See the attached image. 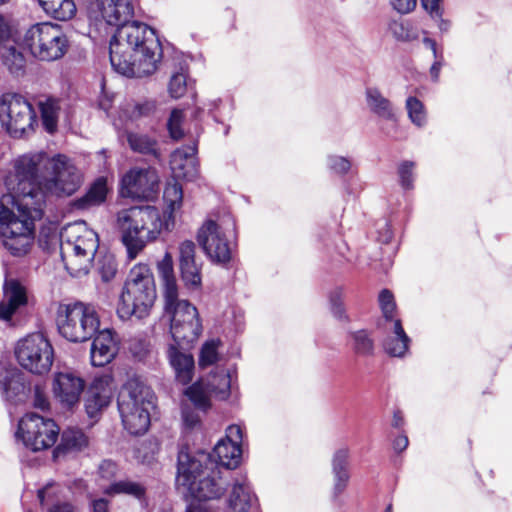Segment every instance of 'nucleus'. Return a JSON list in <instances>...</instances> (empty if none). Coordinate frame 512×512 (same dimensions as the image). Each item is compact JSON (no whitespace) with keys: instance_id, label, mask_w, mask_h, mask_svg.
<instances>
[{"instance_id":"1","label":"nucleus","mask_w":512,"mask_h":512,"mask_svg":"<svg viewBox=\"0 0 512 512\" xmlns=\"http://www.w3.org/2000/svg\"><path fill=\"white\" fill-rule=\"evenodd\" d=\"M166 210L163 214L154 206H133L117 213V228L129 259H135L147 243L155 241L163 231L175 224L174 213L182 206L183 190L179 183H168L164 190Z\"/></svg>"},{"instance_id":"2","label":"nucleus","mask_w":512,"mask_h":512,"mask_svg":"<svg viewBox=\"0 0 512 512\" xmlns=\"http://www.w3.org/2000/svg\"><path fill=\"white\" fill-rule=\"evenodd\" d=\"M110 62L116 72L127 77H144L157 70L162 46L154 29L131 21L117 28L110 41Z\"/></svg>"},{"instance_id":"3","label":"nucleus","mask_w":512,"mask_h":512,"mask_svg":"<svg viewBox=\"0 0 512 512\" xmlns=\"http://www.w3.org/2000/svg\"><path fill=\"white\" fill-rule=\"evenodd\" d=\"M43 213L41 200L27 207H21L20 201L15 200L11 208L0 203V240L12 256L22 257L30 252L35 239V221L40 220Z\"/></svg>"},{"instance_id":"4","label":"nucleus","mask_w":512,"mask_h":512,"mask_svg":"<svg viewBox=\"0 0 512 512\" xmlns=\"http://www.w3.org/2000/svg\"><path fill=\"white\" fill-rule=\"evenodd\" d=\"M50 157L44 152L24 154L13 162V170L5 178V185L12 200L20 201L21 207L37 204L45 206L42 181L49 169Z\"/></svg>"},{"instance_id":"5","label":"nucleus","mask_w":512,"mask_h":512,"mask_svg":"<svg viewBox=\"0 0 512 512\" xmlns=\"http://www.w3.org/2000/svg\"><path fill=\"white\" fill-rule=\"evenodd\" d=\"M157 298L154 276L146 264L135 265L119 296L116 313L122 321L149 316Z\"/></svg>"},{"instance_id":"6","label":"nucleus","mask_w":512,"mask_h":512,"mask_svg":"<svg viewBox=\"0 0 512 512\" xmlns=\"http://www.w3.org/2000/svg\"><path fill=\"white\" fill-rule=\"evenodd\" d=\"M61 238L65 268L74 277L86 275L99 248L97 233L88 228L85 222H76L65 227Z\"/></svg>"},{"instance_id":"7","label":"nucleus","mask_w":512,"mask_h":512,"mask_svg":"<svg viewBox=\"0 0 512 512\" xmlns=\"http://www.w3.org/2000/svg\"><path fill=\"white\" fill-rule=\"evenodd\" d=\"M153 408L152 390L138 378L128 379L118 396V410L124 428L133 435L145 433Z\"/></svg>"},{"instance_id":"8","label":"nucleus","mask_w":512,"mask_h":512,"mask_svg":"<svg viewBox=\"0 0 512 512\" xmlns=\"http://www.w3.org/2000/svg\"><path fill=\"white\" fill-rule=\"evenodd\" d=\"M59 334L74 343L91 339L98 331L100 319L94 306L83 302L61 304L56 315Z\"/></svg>"},{"instance_id":"9","label":"nucleus","mask_w":512,"mask_h":512,"mask_svg":"<svg viewBox=\"0 0 512 512\" xmlns=\"http://www.w3.org/2000/svg\"><path fill=\"white\" fill-rule=\"evenodd\" d=\"M163 318L168 320L170 334L179 346H192L202 333L198 309L178 295L164 299Z\"/></svg>"},{"instance_id":"10","label":"nucleus","mask_w":512,"mask_h":512,"mask_svg":"<svg viewBox=\"0 0 512 512\" xmlns=\"http://www.w3.org/2000/svg\"><path fill=\"white\" fill-rule=\"evenodd\" d=\"M24 45L42 61H55L68 50V39L59 25L43 22L31 26L24 35Z\"/></svg>"},{"instance_id":"11","label":"nucleus","mask_w":512,"mask_h":512,"mask_svg":"<svg viewBox=\"0 0 512 512\" xmlns=\"http://www.w3.org/2000/svg\"><path fill=\"white\" fill-rule=\"evenodd\" d=\"M0 122L10 136L19 138L34 129L36 113L23 95L7 92L0 98Z\"/></svg>"},{"instance_id":"12","label":"nucleus","mask_w":512,"mask_h":512,"mask_svg":"<svg viewBox=\"0 0 512 512\" xmlns=\"http://www.w3.org/2000/svg\"><path fill=\"white\" fill-rule=\"evenodd\" d=\"M15 356L21 367L33 374L42 375L51 369L54 350L42 333H32L18 341Z\"/></svg>"},{"instance_id":"13","label":"nucleus","mask_w":512,"mask_h":512,"mask_svg":"<svg viewBox=\"0 0 512 512\" xmlns=\"http://www.w3.org/2000/svg\"><path fill=\"white\" fill-rule=\"evenodd\" d=\"M59 435V428L52 419H45L35 413H27L18 424L16 436L32 451L52 447Z\"/></svg>"},{"instance_id":"14","label":"nucleus","mask_w":512,"mask_h":512,"mask_svg":"<svg viewBox=\"0 0 512 512\" xmlns=\"http://www.w3.org/2000/svg\"><path fill=\"white\" fill-rule=\"evenodd\" d=\"M82 184V176L74 164L63 155L50 158L49 169L42 181L44 195L70 196Z\"/></svg>"},{"instance_id":"15","label":"nucleus","mask_w":512,"mask_h":512,"mask_svg":"<svg viewBox=\"0 0 512 512\" xmlns=\"http://www.w3.org/2000/svg\"><path fill=\"white\" fill-rule=\"evenodd\" d=\"M229 229L224 223L207 220L198 232V242L214 263L226 264L231 260L232 248L228 240Z\"/></svg>"},{"instance_id":"16","label":"nucleus","mask_w":512,"mask_h":512,"mask_svg":"<svg viewBox=\"0 0 512 512\" xmlns=\"http://www.w3.org/2000/svg\"><path fill=\"white\" fill-rule=\"evenodd\" d=\"M159 176L151 167H134L121 179V194L133 199H150L158 190Z\"/></svg>"},{"instance_id":"17","label":"nucleus","mask_w":512,"mask_h":512,"mask_svg":"<svg viewBox=\"0 0 512 512\" xmlns=\"http://www.w3.org/2000/svg\"><path fill=\"white\" fill-rule=\"evenodd\" d=\"M210 455L205 453L191 454L183 447L178 452L176 484L179 489L192 485L213 467Z\"/></svg>"},{"instance_id":"18","label":"nucleus","mask_w":512,"mask_h":512,"mask_svg":"<svg viewBox=\"0 0 512 512\" xmlns=\"http://www.w3.org/2000/svg\"><path fill=\"white\" fill-rule=\"evenodd\" d=\"M85 381L75 372L55 373L52 380V394L62 408L73 409L80 402Z\"/></svg>"},{"instance_id":"19","label":"nucleus","mask_w":512,"mask_h":512,"mask_svg":"<svg viewBox=\"0 0 512 512\" xmlns=\"http://www.w3.org/2000/svg\"><path fill=\"white\" fill-rule=\"evenodd\" d=\"M90 10L96 17L118 28L133 17L134 4L132 0H93Z\"/></svg>"},{"instance_id":"20","label":"nucleus","mask_w":512,"mask_h":512,"mask_svg":"<svg viewBox=\"0 0 512 512\" xmlns=\"http://www.w3.org/2000/svg\"><path fill=\"white\" fill-rule=\"evenodd\" d=\"M226 481L220 471L212 468L204 476L190 486L183 488V493L199 500H212L220 498L226 491Z\"/></svg>"},{"instance_id":"21","label":"nucleus","mask_w":512,"mask_h":512,"mask_svg":"<svg viewBox=\"0 0 512 512\" xmlns=\"http://www.w3.org/2000/svg\"><path fill=\"white\" fill-rule=\"evenodd\" d=\"M114 385L110 375H103L94 379L89 389V396L85 401V409L90 418L107 407L113 397Z\"/></svg>"},{"instance_id":"22","label":"nucleus","mask_w":512,"mask_h":512,"mask_svg":"<svg viewBox=\"0 0 512 512\" xmlns=\"http://www.w3.org/2000/svg\"><path fill=\"white\" fill-rule=\"evenodd\" d=\"M197 144L176 149L170 157V167L175 179L193 180L198 175Z\"/></svg>"},{"instance_id":"23","label":"nucleus","mask_w":512,"mask_h":512,"mask_svg":"<svg viewBox=\"0 0 512 512\" xmlns=\"http://www.w3.org/2000/svg\"><path fill=\"white\" fill-rule=\"evenodd\" d=\"M26 288L17 280H6L3 286V299L0 302V319L10 321L13 315L27 305Z\"/></svg>"},{"instance_id":"24","label":"nucleus","mask_w":512,"mask_h":512,"mask_svg":"<svg viewBox=\"0 0 512 512\" xmlns=\"http://www.w3.org/2000/svg\"><path fill=\"white\" fill-rule=\"evenodd\" d=\"M118 353V342L115 333L110 329L98 331L94 337L90 357L91 363L95 367H103L109 364Z\"/></svg>"},{"instance_id":"25","label":"nucleus","mask_w":512,"mask_h":512,"mask_svg":"<svg viewBox=\"0 0 512 512\" xmlns=\"http://www.w3.org/2000/svg\"><path fill=\"white\" fill-rule=\"evenodd\" d=\"M188 346L170 344L167 348V358L174 371L177 382L182 385L189 384L194 375V358L186 351Z\"/></svg>"},{"instance_id":"26","label":"nucleus","mask_w":512,"mask_h":512,"mask_svg":"<svg viewBox=\"0 0 512 512\" xmlns=\"http://www.w3.org/2000/svg\"><path fill=\"white\" fill-rule=\"evenodd\" d=\"M350 450L342 447L335 451L332 457V472L334 475V495H340L347 487L350 474L348 471V460Z\"/></svg>"},{"instance_id":"27","label":"nucleus","mask_w":512,"mask_h":512,"mask_svg":"<svg viewBox=\"0 0 512 512\" xmlns=\"http://www.w3.org/2000/svg\"><path fill=\"white\" fill-rule=\"evenodd\" d=\"M366 104L369 110L378 117L395 122L397 114L390 100L378 88L368 87L365 92Z\"/></svg>"},{"instance_id":"28","label":"nucleus","mask_w":512,"mask_h":512,"mask_svg":"<svg viewBox=\"0 0 512 512\" xmlns=\"http://www.w3.org/2000/svg\"><path fill=\"white\" fill-rule=\"evenodd\" d=\"M252 500V491L246 477L236 479L229 497L231 512H248Z\"/></svg>"},{"instance_id":"29","label":"nucleus","mask_w":512,"mask_h":512,"mask_svg":"<svg viewBox=\"0 0 512 512\" xmlns=\"http://www.w3.org/2000/svg\"><path fill=\"white\" fill-rule=\"evenodd\" d=\"M410 338L405 333L401 321H393V335L387 337L383 342L385 352L392 357H403L408 351Z\"/></svg>"},{"instance_id":"30","label":"nucleus","mask_w":512,"mask_h":512,"mask_svg":"<svg viewBox=\"0 0 512 512\" xmlns=\"http://www.w3.org/2000/svg\"><path fill=\"white\" fill-rule=\"evenodd\" d=\"M108 193L107 181L101 177L95 180L86 194L74 201V207L77 209H89L102 204L106 200Z\"/></svg>"},{"instance_id":"31","label":"nucleus","mask_w":512,"mask_h":512,"mask_svg":"<svg viewBox=\"0 0 512 512\" xmlns=\"http://www.w3.org/2000/svg\"><path fill=\"white\" fill-rule=\"evenodd\" d=\"M241 454L240 447L221 439L215 445L212 456L219 465L225 468H235L240 462Z\"/></svg>"},{"instance_id":"32","label":"nucleus","mask_w":512,"mask_h":512,"mask_svg":"<svg viewBox=\"0 0 512 512\" xmlns=\"http://www.w3.org/2000/svg\"><path fill=\"white\" fill-rule=\"evenodd\" d=\"M44 12L60 21L70 20L76 13L73 0H38Z\"/></svg>"},{"instance_id":"33","label":"nucleus","mask_w":512,"mask_h":512,"mask_svg":"<svg viewBox=\"0 0 512 512\" xmlns=\"http://www.w3.org/2000/svg\"><path fill=\"white\" fill-rule=\"evenodd\" d=\"M38 106L45 130L48 133H54L57 130L61 111L60 101L56 98L47 97L44 100H40Z\"/></svg>"},{"instance_id":"34","label":"nucleus","mask_w":512,"mask_h":512,"mask_svg":"<svg viewBox=\"0 0 512 512\" xmlns=\"http://www.w3.org/2000/svg\"><path fill=\"white\" fill-rule=\"evenodd\" d=\"M158 273L163 284V298L178 295V286L173 271V261L169 253L157 265Z\"/></svg>"},{"instance_id":"35","label":"nucleus","mask_w":512,"mask_h":512,"mask_svg":"<svg viewBox=\"0 0 512 512\" xmlns=\"http://www.w3.org/2000/svg\"><path fill=\"white\" fill-rule=\"evenodd\" d=\"M1 57L5 66L14 75H20L24 72L25 58L21 52H19L14 46L13 41L5 43L0 50Z\"/></svg>"},{"instance_id":"36","label":"nucleus","mask_w":512,"mask_h":512,"mask_svg":"<svg viewBox=\"0 0 512 512\" xmlns=\"http://www.w3.org/2000/svg\"><path fill=\"white\" fill-rule=\"evenodd\" d=\"M104 492L108 495L125 494L138 500L145 497L146 488L143 484L132 480H120L108 486Z\"/></svg>"},{"instance_id":"37","label":"nucleus","mask_w":512,"mask_h":512,"mask_svg":"<svg viewBox=\"0 0 512 512\" xmlns=\"http://www.w3.org/2000/svg\"><path fill=\"white\" fill-rule=\"evenodd\" d=\"M388 29L393 37L401 42H411L419 37L417 27L409 20H391Z\"/></svg>"},{"instance_id":"38","label":"nucleus","mask_w":512,"mask_h":512,"mask_svg":"<svg viewBox=\"0 0 512 512\" xmlns=\"http://www.w3.org/2000/svg\"><path fill=\"white\" fill-rule=\"evenodd\" d=\"M201 263L190 262L180 265L181 278L185 287L189 290H199L202 284Z\"/></svg>"},{"instance_id":"39","label":"nucleus","mask_w":512,"mask_h":512,"mask_svg":"<svg viewBox=\"0 0 512 512\" xmlns=\"http://www.w3.org/2000/svg\"><path fill=\"white\" fill-rule=\"evenodd\" d=\"M209 392L215 397L224 400L229 396L231 378L229 373L221 371L211 376L208 380Z\"/></svg>"},{"instance_id":"40","label":"nucleus","mask_w":512,"mask_h":512,"mask_svg":"<svg viewBox=\"0 0 512 512\" xmlns=\"http://www.w3.org/2000/svg\"><path fill=\"white\" fill-rule=\"evenodd\" d=\"M186 396L200 410L205 411L210 406V396L208 385L197 382L188 387L185 391Z\"/></svg>"},{"instance_id":"41","label":"nucleus","mask_w":512,"mask_h":512,"mask_svg":"<svg viewBox=\"0 0 512 512\" xmlns=\"http://www.w3.org/2000/svg\"><path fill=\"white\" fill-rule=\"evenodd\" d=\"M0 387L8 398L18 395L24 390L21 376L16 372H4L0 374Z\"/></svg>"},{"instance_id":"42","label":"nucleus","mask_w":512,"mask_h":512,"mask_svg":"<svg viewBox=\"0 0 512 512\" xmlns=\"http://www.w3.org/2000/svg\"><path fill=\"white\" fill-rule=\"evenodd\" d=\"M62 445L69 450H81L88 445V438L77 428H68L62 434Z\"/></svg>"},{"instance_id":"43","label":"nucleus","mask_w":512,"mask_h":512,"mask_svg":"<svg viewBox=\"0 0 512 512\" xmlns=\"http://www.w3.org/2000/svg\"><path fill=\"white\" fill-rule=\"evenodd\" d=\"M353 340V349L359 355H372L374 351V341L366 330H359L351 333Z\"/></svg>"},{"instance_id":"44","label":"nucleus","mask_w":512,"mask_h":512,"mask_svg":"<svg viewBox=\"0 0 512 512\" xmlns=\"http://www.w3.org/2000/svg\"><path fill=\"white\" fill-rule=\"evenodd\" d=\"M406 109L411 122L422 127L426 123V111L423 103L416 97L410 96L406 100Z\"/></svg>"},{"instance_id":"45","label":"nucleus","mask_w":512,"mask_h":512,"mask_svg":"<svg viewBox=\"0 0 512 512\" xmlns=\"http://www.w3.org/2000/svg\"><path fill=\"white\" fill-rule=\"evenodd\" d=\"M127 141L130 148L138 153L150 154L155 153V141L149 138L147 135L129 133Z\"/></svg>"},{"instance_id":"46","label":"nucleus","mask_w":512,"mask_h":512,"mask_svg":"<svg viewBox=\"0 0 512 512\" xmlns=\"http://www.w3.org/2000/svg\"><path fill=\"white\" fill-rule=\"evenodd\" d=\"M221 342L218 339L206 341L200 351L199 365L206 367L213 365L218 360V348Z\"/></svg>"},{"instance_id":"47","label":"nucleus","mask_w":512,"mask_h":512,"mask_svg":"<svg viewBox=\"0 0 512 512\" xmlns=\"http://www.w3.org/2000/svg\"><path fill=\"white\" fill-rule=\"evenodd\" d=\"M187 90V75L184 70L172 75L169 83V93L173 98H180Z\"/></svg>"},{"instance_id":"48","label":"nucleus","mask_w":512,"mask_h":512,"mask_svg":"<svg viewBox=\"0 0 512 512\" xmlns=\"http://www.w3.org/2000/svg\"><path fill=\"white\" fill-rule=\"evenodd\" d=\"M343 291L341 288L334 289L329 296L330 309L333 316L339 320H346L347 316L343 307Z\"/></svg>"},{"instance_id":"49","label":"nucleus","mask_w":512,"mask_h":512,"mask_svg":"<svg viewBox=\"0 0 512 512\" xmlns=\"http://www.w3.org/2000/svg\"><path fill=\"white\" fill-rule=\"evenodd\" d=\"M415 168V163L412 161H403L398 167V175L400 178L401 186L408 190L413 188V170Z\"/></svg>"},{"instance_id":"50","label":"nucleus","mask_w":512,"mask_h":512,"mask_svg":"<svg viewBox=\"0 0 512 512\" xmlns=\"http://www.w3.org/2000/svg\"><path fill=\"white\" fill-rule=\"evenodd\" d=\"M379 304L383 313V316L386 320H392L393 319V313L396 309V304L394 301L393 294L387 290L384 289L379 294Z\"/></svg>"},{"instance_id":"51","label":"nucleus","mask_w":512,"mask_h":512,"mask_svg":"<svg viewBox=\"0 0 512 512\" xmlns=\"http://www.w3.org/2000/svg\"><path fill=\"white\" fill-rule=\"evenodd\" d=\"M183 118V111L180 109H174L169 117L167 127L170 136L175 140H178L183 136V131L181 129V123L183 121Z\"/></svg>"},{"instance_id":"52","label":"nucleus","mask_w":512,"mask_h":512,"mask_svg":"<svg viewBox=\"0 0 512 512\" xmlns=\"http://www.w3.org/2000/svg\"><path fill=\"white\" fill-rule=\"evenodd\" d=\"M196 246L193 241L185 240L179 245V262L180 265L196 262L195 260Z\"/></svg>"},{"instance_id":"53","label":"nucleus","mask_w":512,"mask_h":512,"mask_svg":"<svg viewBox=\"0 0 512 512\" xmlns=\"http://www.w3.org/2000/svg\"><path fill=\"white\" fill-rule=\"evenodd\" d=\"M328 166L329 168L338 174H345L351 168L350 161L342 156H330L328 158Z\"/></svg>"},{"instance_id":"54","label":"nucleus","mask_w":512,"mask_h":512,"mask_svg":"<svg viewBox=\"0 0 512 512\" xmlns=\"http://www.w3.org/2000/svg\"><path fill=\"white\" fill-rule=\"evenodd\" d=\"M243 438V430L239 425H230L226 429V436L223 438L225 441H229V443L235 444L236 446L241 448Z\"/></svg>"},{"instance_id":"55","label":"nucleus","mask_w":512,"mask_h":512,"mask_svg":"<svg viewBox=\"0 0 512 512\" xmlns=\"http://www.w3.org/2000/svg\"><path fill=\"white\" fill-rule=\"evenodd\" d=\"M390 3L394 10L399 14H409L415 10L417 0H390Z\"/></svg>"},{"instance_id":"56","label":"nucleus","mask_w":512,"mask_h":512,"mask_svg":"<svg viewBox=\"0 0 512 512\" xmlns=\"http://www.w3.org/2000/svg\"><path fill=\"white\" fill-rule=\"evenodd\" d=\"M11 42V26L9 21L0 13V50L5 43Z\"/></svg>"},{"instance_id":"57","label":"nucleus","mask_w":512,"mask_h":512,"mask_svg":"<svg viewBox=\"0 0 512 512\" xmlns=\"http://www.w3.org/2000/svg\"><path fill=\"white\" fill-rule=\"evenodd\" d=\"M156 110V103L153 100H146L135 105L136 116H149Z\"/></svg>"},{"instance_id":"58","label":"nucleus","mask_w":512,"mask_h":512,"mask_svg":"<svg viewBox=\"0 0 512 512\" xmlns=\"http://www.w3.org/2000/svg\"><path fill=\"white\" fill-rule=\"evenodd\" d=\"M440 1L441 0H421V5L432 18L440 17L442 14V10L440 9Z\"/></svg>"},{"instance_id":"59","label":"nucleus","mask_w":512,"mask_h":512,"mask_svg":"<svg viewBox=\"0 0 512 512\" xmlns=\"http://www.w3.org/2000/svg\"><path fill=\"white\" fill-rule=\"evenodd\" d=\"M116 472L117 465L111 460H104L99 467V473L102 478L110 479L116 475Z\"/></svg>"},{"instance_id":"60","label":"nucleus","mask_w":512,"mask_h":512,"mask_svg":"<svg viewBox=\"0 0 512 512\" xmlns=\"http://www.w3.org/2000/svg\"><path fill=\"white\" fill-rule=\"evenodd\" d=\"M34 406L41 410H45L49 407V401L45 393L38 386L34 389Z\"/></svg>"},{"instance_id":"61","label":"nucleus","mask_w":512,"mask_h":512,"mask_svg":"<svg viewBox=\"0 0 512 512\" xmlns=\"http://www.w3.org/2000/svg\"><path fill=\"white\" fill-rule=\"evenodd\" d=\"M182 417L185 426L189 428H194L200 422L199 415L188 408L183 409Z\"/></svg>"},{"instance_id":"62","label":"nucleus","mask_w":512,"mask_h":512,"mask_svg":"<svg viewBox=\"0 0 512 512\" xmlns=\"http://www.w3.org/2000/svg\"><path fill=\"white\" fill-rule=\"evenodd\" d=\"M48 512H78V509L69 502H57L48 508Z\"/></svg>"},{"instance_id":"63","label":"nucleus","mask_w":512,"mask_h":512,"mask_svg":"<svg viewBox=\"0 0 512 512\" xmlns=\"http://www.w3.org/2000/svg\"><path fill=\"white\" fill-rule=\"evenodd\" d=\"M444 65V57L443 54H440L439 60L434 61L431 68H430V75L434 82H437L439 80V75L441 68Z\"/></svg>"},{"instance_id":"64","label":"nucleus","mask_w":512,"mask_h":512,"mask_svg":"<svg viewBox=\"0 0 512 512\" xmlns=\"http://www.w3.org/2000/svg\"><path fill=\"white\" fill-rule=\"evenodd\" d=\"M93 512H109L108 501L105 499H97L92 502Z\"/></svg>"}]
</instances>
